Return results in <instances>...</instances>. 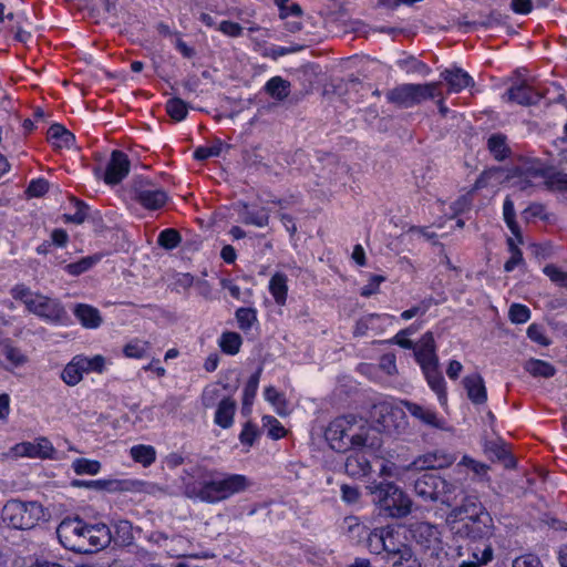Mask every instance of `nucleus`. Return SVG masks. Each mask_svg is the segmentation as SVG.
Listing matches in <instances>:
<instances>
[{"label": "nucleus", "mask_w": 567, "mask_h": 567, "mask_svg": "<svg viewBox=\"0 0 567 567\" xmlns=\"http://www.w3.org/2000/svg\"><path fill=\"white\" fill-rule=\"evenodd\" d=\"M439 83L425 84L404 83L386 92L388 102L401 109L413 107L423 101L434 99L439 95Z\"/></svg>", "instance_id": "obj_5"}, {"label": "nucleus", "mask_w": 567, "mask_h": 567, "mask_svg": "<svg viewBox=\"0 0 567 567\" xmlns=\"http://www.w3.org/2000/svg\"><path fill=\"white\" fill-rule=\"evenodd\" d=\"M515 171L544 184H557L559 187H567V174L553 172L539 158L523 159Z\"/></svg>", "instance_id": "obj_9"}, {"label": "nucleus", "mask_w": 567, "mask_h": 567, "mask_svg": "<svg viewBox=\"0 0 567 567\" xmlns=\"http://www.w3.org/2000/svg\"><path fill=\"white\" fill-rule=\"evenodd\" d=\"M73 313L85 329H97L103 322L100 310L87 303L75 305Z\"/></svg>", "instance_id": "obj_26"}, {"label": "nucleus", "mask_w": 567, "mask_h": 567, "mask_svg": "<svg viewBox=\"0 0 567 567\" xmlns=\"http://www.w3.org/2000/svg\"><path fill=\"white\" fill-rule=\"evenodd\" d=\"M422 372L427 381L429 386L437 394L441 403L446 401L445 380L437 365L423 368Z\"/></svg>", "instance_id": "obj_29"}, {"label": "nucleus", "mask_w": 567, "mask_h": 567, "mask_svg": "<svg viewBox=\"0 0 567 567\" xmlns=\"http://www.w3.org/2000/svg\"><path fill=\"white\" fill-rule=\"evenodd\" d=\"M269 291L276 303L284 306L288 293L287 276L281 272L275 274L269 280Z\"/></svg>", "instance_id": "obj_35"}, {"label": "nucleus", "mask_w": 567, "mask_h": 567, "mask_svg": "<svg viewBox=\"0 0 567 567\" xmlns=\"http://www.w3.org/2000/svg\"><path fill=\"white\" fill-rule=\"evenodd\" d=\"M525 370L533 377L550 378L556 373L555 367L539 359H529L525 363Z\"/></svg>", "instance_id": "obj_44"}, {"label": "nucleus", "mask_w": 567, "mask_h": 567, "mask_svg": "<svg viewBox=\"0 0 567 567\" xmlns=\"http://www.w3.org/2000/svg\"><path fill=\"white\" fill-rule=\"evenodd\" d=\"M83 375L84 372H82V367L80 365L76 355H74L71 361L66 363L60 374L62 381L69 386L79 384L82 381Z\"/></svg>", "instance_id": "obj_40"}, {"label": "nucleus", "mask_w": 567, "mask_h": 567, "mask_svg": "<svg viewBox=\"0 0 567 567\" xmlns=\"http://www.w3.org/2000/svg\"><path fill=\"white\" fill-rule=\"evenodd\" d=\"M544 272L555 284L567 288V272L561 271L559 268L553 265H547L544 268Z\"/></svg>", "instance_id": "obj_64"}, {"label": "nucleus", "mask_w": 567, "mask_h": 567, "mask_svg": "<svg viewBox=\"0 0 567 567\" xmlns=\"http://www.w3.org/2000/svg\"><path fill=\"white\" fill-rule=\"evenodd\" d=\"M182 241L181 234L174 228H166L158 234L157 244L166 250L175 249Z\"/></svg>", "instance_id": "obj_51"}, {"label": "nucleus", "mask_w": 567, "mask_h": 567, "mask_svg": "<svg viewBox=\"0 0 567 567\" xmlns=\"http://www.w3.org/2000/svg\"><path fill=\"white\" fill-rule=\"evenodd\" d=\"M431 306H432V299L422 300L419 305H416L408 310H404L401 313V318L403 320H410L416 316H424L429 311Z\"/></svg>", "instance_id": "obj_62"}, {"label": "nucleus", "mask_w": 567, "mask_h": 567, "mask_svg": "<svg viewBox=\"0 0 567 567\" xmlns=\"http://www.w3.org/2000/svg\"><path fill=\"white\" fill-rule=\"evenodd\" d=\"M131 163L125 153L113 151L104 172V182L109 185L121 183L130 173Z\"/></svg>", "instance_id": "obj_15"}, {"label": "nucleus", "mask_w": 567, "mask_h": 567, "mask_svg": "<svg viewBox=\"0 0 567 567\" xmlns=\"http://www.w3.org/2000/svg\"><path fill=\"white\" fill-rule=\"evenodd\" d=\"M250 486L247 476L216 471L214 480L204 489L203 502L214 504L246 491Z\"/></svg>", "instance_id": "obj_4"}, {"label": "nucleus", "mask_w": 567, "mask_h": 567, "mask_svg": "<svg viewBox=\"0 0 567 567\" xmlns=\"http://www.w3.org/2000/svg\"><path fill=\"white\" fill-rule=\"evenodd\" d=\"M396 65L406 74H420L422 76H426L431 73V68L413 55H404L396 60Z\"/></svg>", "instance_id": "obj_37"}, {"label": "nucleus", "mask_w": 567, "mask_h": 567, "mask_svg": "<svg viewBox=\"0 0 567 567\" xmlns=\"http://www.w3.org/2000/svg\"><path fill=\"white\" fill-rule=\"evenodd\" d=\"M492 517L484 514L483 517L452 519L446 518V525L456 540L474 543L485 539L491 534Z\"/></svg>", "instance_id": "obj_6"}, {"label": "nucleus", "mask_w": 567, "mask_h": 567, "mask_svg": "<svg viewBox=\"0 0 567 567\" xmlns=\"http://www.w3.org/2000/svg\"><path fill=\"white\" fill-rule=\"evenodd\" d=\"M417 328L414 326H410L405 329L400 330L392 339V342L400 346L403 349H413L414 343L408 338L409 336L415 333Z\"/></svg>", "instance_id": "obj_61"}, {"label": "nucleus", "mask_w": 567, "mask_h": 567, "mask_svg": "<svg viewBox=\"0 0 567 567\" xmlns=\"http://www.w3.org/2000/svg\"><path fill=\"white\" fill-rule=\"evenodd\" d=\"M455 461L456 456L454 454L443 450H435L420 455L408 466V470H441L451 466Z\"/></svg>", "instance_id": "obj_13"}, {"label": "nucleus", "mask_w": 567, "mask_h": 567, "mask_svg": "<svg viewBox=\"0 0 567 567\" xmlns=\"http://www.w3.org/2000/svg\"><path fill=\"white\" fill-rule=\"evenodd\" d=\"M441 78L447 83L450 92L458 93L462 90L474 85L473 78L463 69L453 66L445 69Z\"/></svg>", "instance_id": "obj_24"}, {"label": "nucleus", "mask_w": 567, "mask_h": 567, "mask_svg": "<svg viewBox=\"0 0 567 567\" xmlns=\"http://www.w3.org/2000/svg\"><path fill=\"white\" fill-rule=\"evenodd\" d=\"M487 150L496 161H504L511 154L506 135L494 133L487 140Z\"/></svg>", "instance_id": "obj_32"}, {"label": "nucleus", "mask_w": 567, "mask_h": 567, "mask_svg": "<svg viewBox=\"0 0 567 567\" xmlns=\"http://www.w3.org/2000/svg\"><path fill=\"white\" fill-rule=\"evenodd\" d=\"M29 312L53 326H68L70 323V316L62 302L40 293L35 301L31 303Z\"/></svg>", "instance_id": "obj_8"}, {"label": "nucleus", "mask_w": 567, "mask_h": 567, "mask_svg": "<svg viewBox=\"0 0 567 567\" xmlns=\"http://www.w3.org/2000/svg\"><path fill=\"white\" fill-rule=\"evenodd\" d=\"M3 355L11 367L17 368L27 362V357L20 351V349L13 347L9 339L3 341Z\"/></svg>", "instance_id": "obj_54"}, {"label": "nucleus", "mask_w": 567, "mask_h": 567, "mask_svg": "<svg viewBox=\"0 0 567 567\" xmlns=\"http://www.w3.org/2000/svg\"><path fill=\"white\" fill-rule=\"evenodd\" d=\"M503 216L507 227L511 229L512 234L520 239L519 227L515 220V208L514 203L511 198H506L503 204Z\"/></svg>", "instance_id": "obj_58"}, {"label": "nucleus", "mask_w": 567, "mask_h": 567, "mask_svg": "<svg viewBox=\"0 0 567 567\" xmlns=\"http://www.w3.org/2000/svg\"><path fill=\"white\" fill-rule=\"evenodd\" d=\"M10 293L16 300L22 301L28 311L31 308V303L34 302L35 298L39 296V293L31 291L30 288L23 284H19L12 287Z\"/></svg>", "instance_id": "obj_56"}, {"label": "nucleus", "mask_w": 567, "mask_h": 567, "mask_svg": "<svg viewBox=\"0 0 567 567\" xmlns=\"http://www.w3.org/2000/svg\"><path fill=\"white\" fill-rule=\"evenodd\" d=\"M130 455L134 462L142 464L144 467L151 466L156 460V451L152 445H134L130 450Z\"/></svg>", "instance_id": "obj_41"}, {"label": "nucleus", "mask_w": 567, "mask_h": 567, "mask_svg": "<svg viewBox=\"0 0 567 567\" xmlns=\"http://www.w3.org/2000/svg\"><path fill=\"white\" fill-rule=\"evenodd\" d=\"M511 183L513 187H516L517 189L522 192H532L533 189L545 185L544 183H540L539 181H536L534 178H528L527 176L514 172V174L511 176Z\"/></svg>", "instance_id": "obj_57"}, {"label": "nucleus", "mask_w": 567, "mask_h": 567, "mask_svg": "<svg viewBox=\"0 0 567 567\" xmlns=\"http://www.w3.org/2000/svg\"><path fill=\"white\" fill-rule=\"evenodd\" d=\"M464 388L467 392L468 399L474 404H483L487 400L486 388L483 378L475 373L467 375L463 379Z\"/></svg>", "instance_id": "obj_27"}, {"label": "nucleus", "mask_w": 567, "mask_h": 567, "mask_svg": "<svg viewBox=\"0 0 567 567\" xmlns=\"http://www.w3.org/2000/svg\"><path fill=\"white\" fill-rule=\"evenodd\" d=\"M61 544L75 553H91L107 546L111 528L103 524H87L79 516L63 519L56 529Z\"/></svg>", "instance_id": "obj_1"}, {"label": "nucleus", "mask_w": 567, "mask_h": 567, "mask_svg": "<svg viewBox=\"0 0 567 567\" xmlns=\"http://www.w3.org/2000/svg\"><path fill=\"white\" fill-rule=\"evenodd\" d=\"M48 140L56 148H70L74 142V135L61 124H53L48 130Z\"/></svg>", "instance_id": "obj_31"}, {"label": "nucleus", "mask_w": 567, "mask_h": 567, "mask_svg": "<svg viewBox=\"0 0 567 567\" xmlns=\"http://www.w3.org/2000/svg\"><path fill=\"white\" fill-rule=\"evenodd\" d=\"M406 411L426 425H435V414L415 403L403 402Z\"/></svg>", "instance_id": "obj_55"}, {"label": "nucleus", "mask_w": 567, "mask_h": 567, "mask_svg": "<svg viewBox=\"0 0 567 567\" xmlns=\"http://www.w3.org/2000/svg\"><path fill=\"white\" fill-rule=\"evenodd\" d=\"M402 416L403 411L401 409L388 402H379L370 409L365 423L368 425H395Z\"/></svg>", "instance_id": "obj_16"}, {"label": "nucleus", "mask_w": 567, "mask_h": 567, "mask_svg": "<svg viewBox=\"0 0 567 567\" xmlns=\"http://www.w3.org/2000/svg\"><path fill=\"white\" fill-rule=\"evenodd\" d=\"M344 522L348 524L350 533L368 534L367 546L372 554L379 555L384 550V537L389 535L390 527L375 528L368 533L365 526L361 525L355 517H347Z\"/></svg>", "instance_id": "obj_14"}, {"label": "nucleus", "mask_w": 567, "mask_h": 567, "mask_svg": "<svg viewBox=\"0 0 567 567\" xmlns=\"http://www.w3.org/2000/svg\"><path fill=\"white\" fill-rule=\"evenodd\" d=\"M235 411V401L229 398L223 399L215 412V423L217 425H231Z\"/></svg>", "instance_id": "obj_42"}, {"label": "nucleus", "mask_w": 567, "mask_h": 567, "mask_svg": "<svg viewBox=\"0 0 567 567\" xmlns=\"http://www.w3.org/2000/svg\"><path fill=\"white\" fill-rule=\"evenodd\" d=\"M18 456L50 458L54 453L51 442L45 437H39L34 442H23L13 447Z\"/></svg>", "instance_id": "obj_21"}, {"label": "nucleus", "mask_w": 567, "mask_h": 567, "mask_svg": "<svg viewBox=\"0 0 567 567\" xmlns=\"http://www.w3.org/2000/svg\"><path fill=\"white\" fill-rule=\"evenodd\" d=\"M235 317L238 328L244 332L251 330L258 322L257 311L254 308H238L235 312Z\"/></svg>", "instance_id": "obj_49"}, {"label": "nucleus", "mask_w": 567, "mask_h": 567, "mask_svg": "<svg viewBox=\"0 0 567 567\" xmlns=\"http://www.w3.org/2000/svg\"><path fill=\"white\" fill-rule=\"evenodd\" d=\"M72 467L74 472L79 475L90 474L95 475L101 470V463L99 461L87 460V458H76Z\"/></svg>", "instance_id": "obj_59"}, {"label": "nucleus", "mask_w": 567, "mask_h": 567, "mask_svg": "<svg viewBox=\"0 0 567 567\" xmlns=\"http://www.w3.org/2000/svg\"><path fill=\"white\" fill-rule=\"evenodd\" d=\"M99 257L87 256L82 259L71 262L64 267V270L71 276H80L90 270L97 261Z\"/></svg>", "instance_id": "obj_52"}, {"label": "nucleus", "mask_w": 567, "mask_h": 567, "mask_svg": "<svg viewBox=\"0 0 567 567\" xmlns=\"http://www.w3.org/2000/svg\"><path fill=\"white\" fill-rule=\"evenodd\" d=\"M240 218L244 224L259 228L266 227L269 224V214L265 208L252 210L247 205H244Z\"/></svg>", "instance_id": "obj_43"}, {"label": "nucleus", "mask_w": 567, "mask_h": 567, "mask_svg": "<svg viewBox=\"0 0 567 567\" xmlns=\"http://www.w3.org/2000/svg\"><path fill=\"white\" fill-rule=\"evenodd\" d=\"M344 472L351 477H363L371 472V464L362 454L349 455L344 463Z\"/></svg>", "instance_id": "obj_30"}, {"label": "nucleus", "mask_w": 567, "mask_h": 567, "mask_svg": "<svg viewBox=\"0 0 567 567\" xmlns=\"http://www.w3.org/2000/svg\"><path fill=\"white\" fill-rule=\"evenodd\" d=\"M484 514H489L477 496L475 495H465L462 498V503L452 508V511L447 514L446 518L452 519H466V518H475L483 517Z\"/></svg>", "instance_id": "obj_18"}, {"label": "nucleus", "mask_w": 567, "mask_h": 567, "mask_svg": "<svg viewBox=\"0 0 567 567\" xmlns=\"http://www.w3.org/2000/svg\"><path fill=\"white\" fill-rule=\"evenodd\" d=\"M386 559L392 560L394 567H400L403 563L412 559V551L405 545L395 540L393 529L390 528L389 535L384 537V550Z\"/></svg>", "instance_id": "obj_23"}, {"label": "nucleus", "mask_w": 567, "mask_h": 567, "mask_svg": "<svg viewBox=\"0 0 567 567\" xmlns=\"http://www.w3.org/2000/svg\"><path fill=\"white\" fill-rule=\"evenodd\" d=\"M380 509L393 518H402L411 513L412 501L393 483H379L372 487Z\"/></svg>", "instance_id": "obj_3"}, {"label": "nucleus", "mask_w": 567, "mask_h": 567, "mask_svg": "<svg viewBox=\"0 0 567 567\" xmlns=\"http://www.w3.org/2000/svg\"><path fill=\"white\" fill-rule=\"evenodd\" d=\"M184 478V493L189 498H198L203 502V493L206 486L214 480L216 471H210L203 465H192L186 468Z\"/></svg>", "instance_id": "obj_10"}, {"label": "nucleus", "mask_w": 567, "mask_h": 567, "mask_svg": "<svg viewBox=\"0 0 567 567\" xmlns=\"http://www.w3.org/2000/svg\"><path fill=\"white\" fill-rule=\"evenodd\" d=\"M243 340L239 333L227 331L221 333L219 338V347L221 351L229 355H235L239 352Z\"/></svg>", "instance_id": "obj_48"}, {"label": "nucleus", "mask_w": 567, "mask_h": 567, "mask_svg": "<svg viewBox=\"0 0 567 567\" xmlns=\"http://www.w3.org/2000/svg\"><path fill=\"white\" fill-rule=\"evenodd\" d=\"M509 319L513 323H525L530 318V310L528 307L520 305V303H514L509 308L508 312Z\"/></svg>", "instance_id": "obj_60"}, {"label": "nucleus", "mask_w": 567, "mask_h": 567, "mask_svg": "<svg viewBox=\"0 0 567 567\" xmlns=\"http://www.w3.org/2000/svg\"><path fill=\"white\" fill-rule=\"evenodd\" d=\"M147 540L172 557H186L192 543L182 535H168L161 530H153Z\"/></svg>", "instance_id": "obj_11"}, {"label": "nucleus", "mask_w": 567, "mask_h": 567, "mask_svg": "<svg viewBox=\"0 0 567 567\" xmlns=\"http://www.w3.org/2000/svg\"><path fill=\"white\" fill-rule=\"evenodd\" d=\"M109 492L153 493L155 485L140 480H110Z\"/></svg>", "instance_id": "obj_28"}, {"label": "nucleus", "mask_w": 567, "mask_h": 567, "mask_svg": "<svg viewBox=\"0 0 567 567\" xmlns=\"http://www.w3.org/2000/svg\"><path fill=\"white\" fill-rule=\"evenodd\" d=\"M166 112L173 120L181 122L187 116V104L179 97L169 99L166 102Z\"/></svg>", "instance_id": "obj_53"}, {"label": "nucleus", "mask_w": 567, "mask_h": 567, "mask_svg": "<svg viewBox=\"0 0 567 567\" xmlns=\"http://www.w3.org/2000/svg\"><path fill=\"white\" fill-rule=\"evenodd\" d=\"M80 365L82 367V372L85 373H103L105 370L106 360L102 354H95L91 358L84 354H76Z\"/></svg>", "instance_id": "obj_47"}, {"label": "nucleus", "mask_w": 567, "mask_h": 567, "mask_svg": "<svg viewBox=\"0 0 567 567\" xmlns=\"http://www.w3.org/2000/svg\"><path fill=\"white\" fill-rule=\"evenodd\" d=\"M414 355L421 369L437 365L436 347L432 332L422 336L416 346H414Z\"/></svg>", "instance_id": "obj_20"}, {"label": "nucleus", "mask_w": 567, "mask_h": 567, "mask_svg": "<svg viewBox=\"0 0 567 567\" xmlns=\"http://www.w3.org/2000/svg\"><path fill=\"white\" fill-rule=\"evenodd\" d=\"M111 540L118 546H132L134 540L133 526L128 520H120L114 525V530H111Z\"/></svg>", "instance_id": "obj_34"}, {"label": "nucleus", "mask_w": 567, "mask_h": 567, "mask_svg": "<svg viewBox=\"0 0 567 567\" xmlns=\"http://www.w3.org/2000/svg\"><path fill=\"white\" fill-rule=\"evenodd\" d=\"M484 453L491 461H498L506 468H514L516 466V460L509 450V445L501 437L485 440Z\"/></svg>", "instance_id": "obj_19"}, {"label": "nucleus", "mask_w": 567, "mask_h": 567, "mask_svg": "<svg viewBox=\"0 0 567 567\" xmlns=\"http://www.w3.org/2000/svg\"><path fill=\"white\" fill-rule=\"evenodd\" d=\"M132 199L147 210H157L168 200L167 193L146 178L134 179L131 186Z\"/></svg>", "instance_id": "obj_7"}, {"label": "nucleus", "mask_w": 567, "mask_h": 567, "mask_svg": "<svg viewBox=\"0 0 567 567\" xmlns=\"http://www.w3.org/2000/svg\"><path fill=\"white\" fill-rule=\"evenodd\" d=\"M363 430L357 433L355 447H369L377 450L382 445L381 432L379 427H361Z\"/></svg>", "instance_id": "obj_33"}, {"label": "nucleus", "mask_w": 567, "mask_h": 567, "mask_svg": "<svg viewBox=\"0 0 567 567\" xmlns=\"http://www.w3.org/2000/svg\"><path fill=\"white\" fill-rule=\"evenodd\" d=\"M505 178H508L505 171L501 167H491L485 169L476 179L475 188H484L487 186L495 187L503 183Z\"/></svg>", "instance_id": "obj_38"}, {"label": "nucleus", "mask_w": 567, "mask_h": 567, "mask_svg": "<svg viewBox=\"0 0 567 567\" xmlns=\"http://www.w3.org/2000/svg\"><path fill=\"white\" fill-rule=\"evenodd\" d=\"M265 91L272 99L284 101L290 93V82L281 76H274L265 84Z\"/></svg>", "instance_id": "obj_39"}, {"label": "nucleus", "mask_w": 567, "mask_h": 567, "mask_svg": "<svg viewBox=\"0 0 567 567\" xmlns=\"http://www.w3.org/2000/svg\"><path fill=\"white\" fill-rule=\"evenodd\" d=\"M264 398L272 405L278 415L285 416L289 414V405L285 394L279 392L275 386H266L264 390Z\"/></svg>", "instance_id": "obj_36"}, {"label": "nucleus", "mask_w": 567, "mask_h": 567, "mask_svg": "<svg viewBox=\"0 0 567 567\" xmlns=\"http://www.w3.org/2000/svg\"><path fill=\"white\" fill-rule=\"evenodd\" d=\"M148 349L150 343L147 341L133 339L124 346L123 353L126 358L142 359L146 357Z\"/></svg>", "instance_id": "obj_50"}, {"label": "nucleus", "mask_w": 567, "mask_h": 567, "mask_svg": "<svg viewBox=\"0 0 567 567\" xmlns=\"http://www.w3.org/2000/svg\"><path fill=\"white\" fill-rule=\"evenodd\" d=\"M409 532L412 539L431 555L441 549V533L435 525L427 522H416L410 525Z\"/></svg>", "instance_id": "obj_12"}, {"label": "nucleus", "mask_w": 567, "mask_h": 567, "mask_svg": "<svg viewBox=\"0 0 567 567\" xmlns=\"http://www.w3.org/2000/svg\"><path fill=\"white\" fill-rule=\"evenodd\" d=\"M354 427H324V439L330 447L339 453H344L355 447L357 432Z\"/></svg>", "instance_id": "obj_17"}, {"label": "nucleus", "mask_w": 567, "mask_h": 567, "mask_svg": "<svg viewBox=\"0 0 567 567\" xmlns=\"http://www.w3.org/2000/svg\"><path fill=\"white\" fill-rule=\"evenodd\" d=\"M506 95L508 101L519 105L536 104L542 97L538 92L524 82L512 85L507 90Z\"/></svg>", "instance_id": "obj_25"}, {"label": "nucleus", "mask_w": 567, "mask_h": 567, "mask_svg": "<svg viewBox=\"0 0 567 567\" xmlns=\"http://www.w3.org/2000/svg\"><path fill=\"white\" fill-rule=\"evenodd\" d=\"M527 337L540 344V346H549L550 344V340L546 337L545 334V330L542 326L539 324H536V323H532L528 328H527Z\"/></svg>", "instance_id": "obj_63"}, {"label": "nucleus", "mask_w": 567, "mask_h": 567, "mask_svg": "<svg viewBox=\"0 0 567 567\" xmlns=\"http://www.w3.org/2000/svg\"><path fill=\"white\" fill-rule=\"evenodd\" d=\"M261 373H262V367L260 365L256 370V372H254L250 375V378L248 379V381L244 388V391H243L244 408H248L252 404V402L256 398L257 391H258Z\"/></svg>", "instance_id": "obj_46"}, {"label": "nucleus", "mask_w": 567, "mask_h": 567, "mask_svg": "<svg viewBox=\"0 0 567 567\" xmlns=\"http://www.w3.org/2000/svg\"><path fill=\"white\" fill-rule=\"evenodd\" d=\"M440 487H444L442 477L434 474H423L414 483L416 495L425 502H439Z\"/></svg>", "instance_id": "obj_22"}, {"label": "nucleus", "mask_w": 567, "mask_h": 567, "mask_svg": "<svg viewBox=\"0 0 567 567\" xmlns=\"http://www.w3.org/2000/svg\"><path fill=\"white\" fill-rule=\"evenodd\" d=\"M444 487H440L439 502L444 505L453 506L457 496L462 493V486L457 482H449L442 477Z\"/></svg>", "instance_id": "obj_45"}, {"label": "nucleus", "mask_w": 567, "mask_h": 567, "mask_svg": "<svg viewBox=\"0 0 567 567\" xmlns=\"http://www.w3.org/2000/svg\"><path fill=\"white\" fill-rule=\"evenodd\" d=\"M44 517L43 506L35 501H8L2 508V519L10 527L21 530L34 528Z\"/></svg>", "instance_id": "obj_2"}]
</instances>
